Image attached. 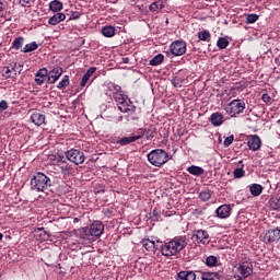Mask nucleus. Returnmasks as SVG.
I'll return each mask as SVG.
<instances>
[{
    "label": "nucleus",
    "instance_id": "nucleus-1",
    "mask_svg": "<svg viewBox=\"0 0 280 280\" xmlns=\"http://www.w3.org/2000/svg\"><path fill=\"white\" fill-rule=\"evenodd\" d=\"M187 247V237L185 236H177L174 240L165 243L162 245V255L164 257H174V255H178L180 250Z\"/></svg>",
    "mask_w": 280,
    "mask_h": 280
},
{
    "label": "nucleus",
    "instance_id": "nucleus-2",
    "mask_svg": "<svg viewBox=\"0 0 280 280\" xmlns=\"http://www.w3.org/2000/svg\"><path fill=\"white\" fill-rule=\"evenodd\" d=\"M104 233V223L102 221H94L90 228H82L80 232V237L84 242H95L98 237H102Z\"/></svg>",
    "mask_w": 280,
    "mask_h": 280
},
{
    "label": "nucleus",
    "instance_id": "nucleus-3",
    "mask_svg": "<svg viewBox=\"0 0 280 280\" xmlns=\"http://www.w3.org/2000/svg\"><path fill=\"white\" fill-rule=\"evenodd\" d=\"M48 187H51V179L45 173L38 172L31 178V189L33 191H47Z\"/></svg>",
    "mask_w": 280,
    "mask_h": 280
},
{
    "label": "nucleus",
    "instance_id": "nucleus-4",
    "mask_svg": "<svg viewBox=\"0 0 280 280\" xmlns=\"http://www.w3.org/2000/svg\"><path fill=\"white\" fill-rule=\"evenodd\" d=\"M167 159H170V154L162 149H155L148 154V161L151 165L155 167H161V165H165L167 163Z\"/></svg>",
    "mask_w": 280,
    "mask_h": 280
},
{
    "label": "nucleus",
    "instance_id": "nucleus-5",
    "mask_svg": "<svg viewBox=\"0 0 280 280\" xmlns=\"http://www.w3.org/2000/svg\"><path fill=\"white\" fill-rule=\"evenodd\" d=\"M245 109L246 103L241 102L240 100H233L225 107L228 115H231V117H237V115L244 113Z\"/></svg>",
    "mask_w": 280,
    "mask_h": 280
},
{
    "label": "nucleus",
    "instance_id": "nucleus-6",
    "mask_svg": "<svg viewBox=\"0 0 280 280\" xmlns=\"http://www.w3.org/2000/svg\"><path fill=\"white\" fill-rule=\"evenodd\" d=\"M66 158L70 163L74 165H82L84 161H86V156H84V152L78 149H70L66 152Z\"/></svg>",
    "mask_w": 280,
    "mask_h": 280
},
{
    "label": "nucleus",
    "instance_id": "nucleus-7",
    "mask_svg": "<svg viewBox=\"0 0 280 280\" xmlns=\"http://www.w3.org/2000/svg\"><path fill=\"white\" fill-rule=\"evenodd\" d=\"M52 163L54 165H58L63 176H69V174L73 172V168L71 167V165L67 163V161H65V156H61V155L55 156V159L52 160Z\"/></svg>",
    "mask_w": 280,
    "mask_h": 280
},
{
    "label": "nucleus",
    "instance_id": "nucleus-8",
    "mask_svg": "<svg viewBox=\"0 0 280 280\" xmlns=\"http://www.w3.org/2000/svg\"><path fill=\"white\" fill-rule=\"evenodd\" d=\"M170 50L173 56H184V54H187V43L175 40L171 44Z\"/></svg>",
    "mask_w": 280,
    "mask_h": 280
},
{
    "label": "nucleus",
    "instance_id": "nucleus-9",
    "mask_svg": "<svg viewBox=\"0 0 280 280\" xmlns=\"http://www.w3.org/2000/svg\"><path fill=\"white\" fill-rule=\"evenodd\" d=\"M192 240L197 244H209V232L206 230H195L192 234Z\"/></svg>",
    "mask_w": 280,
    "mask_h": 280
},
{
    "label": "nucleus",
    "instance_id": "nucleus-10",
    "mask_svg": "<svg viewBox=\"0 0 280 280\" xmlns=\"http://www.w3.org/2000/svg\"><path fill=\"white\" fill-rule=\"evenodd\" d=\"M62 68L56 67L51 71L48 72V84H56L60 77L62 75Z\"/></svg>",
    "mask_w": 280,
    "mask_h": 280
},
{
    "label": "nucleus",
    "instance_id": "nucleus-11",
    "mask_svg": "<svg viewBox=\"0 0 280 280\" xmlns=\"http://www.w3.org/2000/svg\"><path fill=\"white\" fill-rule=\"evenodd\" d=\"M265 243H272V242H279L280 240V230L279 229H273V230H269L266 234H265Z\"/></svg>",
    "mask_w": 280,
    "mask_h": 280
},
{
    "label": "nucleus",
    "instance_id": "nucleus-12",
    "mask_svg": "<svg viewBox=\"0 0 280 280\" xmlns=\"http://www.w3.org/2000/svg\"><path fill=\"white\" fill-rule=\"evenodd\" d=\"M118 109L120 113H128L129 115H132L135 110H137V107L130 102L129 98H127L122 105H118Z\"/></svg>",
    "mask_w": 280,
    "mask_h": 280
},
{
    "label": "nucleus",
    "instance_id": "nucleus-13",
    "mask_svg": "<svg viewBox=\"0 0 280 280\" xmlns=\"http://www.w3.org/2000/svg\"><path fill=\"white\" fill-rule=\"evenodd\" d=\"M247 145L249 150H254V152H256V150H259L261 148V138H259V136L257 135L250 136L248 138Z\"/></svg>",
    "mask_w": 280,
    "mask_h": 280
},
{
    "label": "nucleus",
    "instance_id": "nucleus-14",
    "mask_svg": "<svg viewBox=\"0 0 280 280\" xmlns=\"http://www.w3.org/2000/svg\"><path fill=\"white\" fill-rule=\"evenodd\" d=\"M16 67H18V63L14 62V63H11L10 67H4L2 69V77L3 78H16Z\"/></svg>",
    "mask_w": 280,
    "mask_h": 280
},
{
    "label": "nucleus",
    "instance_id": "nucleus-15",
    "mask_svg": "<svg viewBox=\"0 0 280 280\" xmlns=\"http://www.w3.org/2000/svg\"><path fill=\"white\" fill-rule=\"evenodd\" d=\"M238 272L243 277V279H246L247 277H250V275L253 272V265H250L248 262H243L238 267Z\"/></svg>",
    "mask_w": 280,
    "mask_h": 280
},
{
    "label": "nucleus",
    "instance_id": "nucleus-16",
    "mask_svg": "<svg viewBox=\"0 0 280 280\" xmlns=\"http://www.w3.org/2000/svg\"><path fill=\"white\" fill-rule=\"evenodd\" d=\"M217 215L218 218H221V220H224L231 215V206L230 205H222L217 209Z\"/></svg>",
    "mask_w": 280,
    "mask_h": 280
},
{
    "label": "nucleus",
    "instance_id": "nucleus-17",
    "mask_svg": "<svg viewBox=\"0 0 280 280\" xmlns=\"http://www.w3.org/2000/svg\"><path fill=\"white\" fill-rule=\"evenodd\" d=\"M45 78H48V71L46 68L39 69L36 73L35 82L38 86L45 84Z\"/></svg>",
    "mask_w": 280,
    "mask_h": 280
},
{
    "label": "nucleus",
    "instance_id": "nucleus-18",
    "mask_svg": "<svg viewBox=\"0 0 280 280\" xmlns=\"http://www.w3.org/2000/svg\"><path fill=\"white\" fill-rule=\"evenodd\" d=\"M210 120L212 126H222V124H224V115L219 112L213 113L210 117Z\"/></svg>",
    "mask_w": 280,
    "mask_h": 280
},
{
    "label": "nucleus",
    "instance_id": "nucleus-19",
    "mask_svg": "<svg viewBox=\"0 0 280 280\" xmlns=\"http://www.w3.org/2000/svg\"><path fill=\"white\" fill-rule=\"evenodd\" d=\"M65 19H67V15L62 12H58L49 19L48 23L49 25H58V23H62Z\"/></svg>",
    "mask_w": 280,
    "mask_h": 280
},
{
    "label": "nucleus",
    "instance_id": "nucleus-20",
    "mask_svg": "<svg viewBox=\"0 0 280 280\" xmlns=\"http://www.w3.org/2000/svg\"><path fill=\"white\" fill-rule=\"evenodd\" d=\"M139 139H141V136H130L117 140V143L118 145H128L130 143H135V141H139Z\"/></svg>",
    "mask_w": 280,
    "mask_h": 280
},
{
    "label": "nucleus",
    "instance_id": "nucleus-21",
    "mask_svg": "<svg viewBox=\"0 0 280 280\" xmlns=\"http://www.w3.org/2000/svg\"><path fill=\"white\" fill-rule=\"evenodd\" d=\"M95 71H97V68L95 67H91L85 74L83 75L82 80H81V86L82 89H84V86H86L88 82L91 80V75H93V73H95Z\"/></svg>",
    "mask_w": 280,
    "mask_h": 280
},
{
    "label": "nucleus",
    "instance_id": "nucleus-22",
    "mask_svg": "<svg viewBox=\"0 0 280 280\" xmlns=\"http://www.w3.org/2000/svg\"><path fill=\"white\" fill-rule=\"evenodd\" d=\"M31 120L33 124H35V126H43V124H45V115L40 113H34L31 116Z\"/></svg>",
    "mask_w": 280,
    "mask_h": 280
},
{
    "label": "nucleus",
    "instance_id": "nucleus-23",
    "mask_svg": "<svg viewBox=\"0 0 280 280\" xmlns=\"http://www.w3.org/2000/svg\"><path fill=\"white\" fill-rule=\"evenodd\" d=\"M177 280H196V273L194 271H180Z\"/></svg>",
    "mask_w": 280,
    "mask_h": 280
},
{
    "label": "nucleus",
    "instance_id": "nucleus-24",
    "mask_svg": "<svg viewBox=\"0 0 280 280\" xmlns=\"http://www.w3.org/2000/svg\"><path fill=\"white\" fill-rule=\"evenodd\" d=\"M187 172H189L192 176H202V174H205V168L191 165L187 168Z\"/></svg>",
    "mask_w": 280,
    "mask_h": 280
},
{
    "label": "nucleus",
    "instance_id": "nucleus-25",
    "mask_svg": "<svg viewBox=\"0 0 280 280\" xmlns=\"http://www.w3.org/2000/svg\"><path fill=\"white\" fill-rule=\"evenodd\" d=\"M116 30H115V27H113V26H104L103 28H102V34H103V36H105L106 38H113V36H115V34H116Z\"/></svg>",
    "mask_w": 280,
    "mask_h": 280
},
{
    "label": "nucleus",
    "instance_id": "nucleus-26",
    "mask_svg": "<svg viewBox=\"0 0 280 280\" xmlns=\"http://www.w3.org/2000/svg\"><path fill=\"white\" fill-rule=\"evenodd\" d=\"M163 60H165V56L159 54L149 61V65H151V67H159V65L163 63Z\"/></svg>",
    "mask_w": 280,
    "mask_h": 280
},
{
    "label": "nucleus",
    "instance_id": "nucleus-27",
    "mask_svg": "<svg viewBox=\"0 0 280 280\" xmlns=\"http://www.w3.org/2000/svg\"><path fill=\"white\" fill-rule=\"evenodd\" d=\"M269 207L273 211H280V197H271L269 200Z\"/></svg>",
    "mask_w": 280,
    "mask_h": 280
},
{
    "label": "nucleus",
    "instance_id": "nucleus-28",
    "mask_svg": "<svg viewBox=\"0 0 280 280\" xmlns=\"http://www.w3.org/2000/svg\"><path fill=\"white\" fill-rule=\"evenodd\" d=\"M36 49H38V44L36 42H32L31 44H26L21 51L22 54H30L31 51H36Z\"/></svg>",
    "mask_w": 280,
    "mask_h": 280
},
{
    "label": "nucleus",
    "instance_id": "nucleus-29",
    "mask_svg": "<svg viewBox=\"0 0 280 280\" xmlns=\"http://www.w3.org/2000/svg\"><path fill=\"white\" fill-rule=\"evenodd\" d=\"M249 191L252 196H261V191H264V187H261V185L259 184H253L249 187Z\"/></svg>",
    "mask_w": 280,
    "mask_h": 280
},
{
    "label": "nucleus",
    "instance_id": "nucleus-30",
    "mask_svg": "<svg viewBox=\"0 0 280 280\" xmlns=\"http://www.w3.org/2000/svg\"><path fill=\"white\" fill-rule=\"evenodd\" d=\"M244 163L242 160L238 162V165H241L240 167L234 170V178H243L244 174H246V172L244 171Z\"/></svg>",
    "mask_w": 280,
    "mask_h": 280
},
{
    "label": "nucleus",
    "instance_id": "nucleus-31",
    "mask_svg": "<svg viewBox=\"0 0 280 280\" xmlns=\"http://www.w3.org/2000/svg\"><path fill=\"white\" fill-rule=\"evenodd\" d=\"M49 10H51V12H60V10H62V3L60 2V0H54L49 3Z\"/></svg>",
    "mask_w": 280,
    "mask_h": 280
},
{
    "label": "nucleus",
    "instance_id": "nucleus-32",
    "mask_svg": "<svg viewBox=\"0 0 280 280\" xmlns=\"http://www.w3.org/2000/svg\"><path fill=\"white\" fill-rule=\"evenodd\" d=\"M220 276L218 272H203L201 275V280H219Z\"/></svg>",
    "mask_w": 280,
    "mask_h": 280
},
{
    "label": "nucleus",
    "instance_id": "nucleus-33",
    "mask_svg": "<svg viewBox=\"0 0 280 280\" xmlns=\"http://www.w3.org/2000/svg\"><path fill=\"white\" fill-rule=\"evenodd\" d=\"M114 100L117 102L118 106H121L128 100V96L124 95L121 92H118L114 94Z\"/></svg>",
    "mask_w": 280,
    "mask_h": 280
},
{
    "label": "nucleus",
    "instance_id": "nucleus-34",
    "mask_svg": "<svg viewBox=\"0 0 280 280\" xmlns=\"http://www.w3.org/2000/svg\"><path fill=\"white\" fill-rule=\"evenodd\" d=\"M38 235H39V240L40 242H49V238L51 237V235H49V232L45 231V229H38Z\"/></svg>",
    "mask_w": 280,
    "mask_h": 280
},
{
    "label": "nucleus",
    "instance_id": "nucleus-35",
    "mask_svg": "<svg viewBox=\"0 0 280 280\" xmlns=\"http://www.w3.org/2000/svg\"><path fill=\"white\" fill-rule=\"evenodd\" d=\"M23 43H25V38L23 37H18L13 40L12 43V47L13 49H15L16 51H19V49H21V47H23Z\"/></svg>",
    "mask_w": 280,
    "mask_h": 280
},
{
    "label": "nucleus",
    "instance_id": "nucleus-36",
    "mask_svg": "<svg viewBox=\"0 0 280 280\" xmlns=\"http://www.w3.org/2000/svg\"><path fill=\"white\" fill-rule=\"evenodd\" d=\"M165 8V4L159 3V2H153L150 4L149 10L150 12H161Z\"/></svg>",
    "mask_w": 280,
    "mask_h": 280
},
{
    "label": "nucleus",
    "instance_id": "nucleus-37",
    "mask_svg": "<svg viewBox=\"0 0 280 280\" xmlns=\"http://www.w3.org/2000/svg\"><path fill=\"white\" fill-rule=\"evenodd\" d=\"M206 266H209V268H213L214 266H218V257H215V256L207 257Z\"/></svg>",
    "mask_w": 280,
    "mask_h": 280
},
{
    "label": "nucleus",
    "instance_id": "nucleus-38",
    "mask_svg": "<svg viewBox=\"0 0 280 280\" xmlns=\"http://www.w3.org/2000/svg\"><path fill=\"white\" fill-rule=\"evenodd\" d=\"M217 46L219 49H226V47H229V39L220 37L217 42Z\"/></svg>",
    "mask_w": 280,
    "mask_h": 280
},
{
    "label": "nucleus",
    "instance_id": "nucleus-39",
    "mask_svg": "<svg viewBox=\"0 0 280 280\" xmlns=\"http://www.w3.org/2000/svg\"><path fill=\"white\" fill-rule=\"evenodd\" d=\"M200 200L207 202V200H211V190L207 189L199 194Z\"/></svg>",
    "mask_w": 280,
    "mask_h": 280
},
{
    "label": "nucleus",
    "instance_id": "nucleus-40",
    "mask_svg": "<svg viewBox=\"0 0 280 280\" xmlns=\"http://www.w3.org/2000/svg\"><path fill=\"white\" fill-rule=\"evenodd\" d=\"M108 90L114 94L117 95V93H121V86L115 84V83H109L108 84Z\"/></svg>",
    "mask_w": 280,
    "mask_h": 280
},
{
    "label": "nucleus",
    "instance_id": "nucleus-41",
    "mask_svg": "<svg viewBox=\"0 0 280 280\" xmlns=\"http://www.w3.org/2000/svg\"><path fill=\"white\" fill-rule=\"evenodd\" d=\"M199 40H209L211 38V33L209 31H202L198 33Z\"/></svg>",
    "mask_w": 280,
    "mask_h": 280
},
{
    "label": "nucleus",
    "instance_id": "nucleus-42",
    "mask_svg": "<svg viewBox=\"0 0 280 280\" xmlns=\"http://www.w3.org/2000/svg\"><path fill=\"white\" fill-rule=\"evenodd\" d=\"M69 84V75H65L63 79L58 83L57 89H67Z\"/></svg>",
    "mask_w": 280,
    "mask_h": 280
},
{
    "label": "nucleus",
    "instance_id": "nucleus-43",
    "mask_svg": "<svg viewBox=\"0 0 280 280\" xmlns=\"http://www.w3.org/2000/svg\"><path fill=\"white\" fill-rule=\"evenodd\" d=\"M142 137H145V139H148L149 141L151 139H154V130L152 129H144Z\"/></svg>",
    "mask_w": 280,
    "mask_h": 280
},
{
    "label": "nucleus",
    "instance_id": "nucleus-44",
    "mask_svg": "<svg viewBox=\"0 0 280 280\" xmlns=\"http://www.w3.org/2000/svg\"><path fill=\"white\" fill-rule=\"evenodd\" d=\"M259 19V15L257 14H248L246 18V23L250 24V23H257Z\"/></svg>",
    "mask_w": 280,
    "mask_h": 280
},
{
    "label": "nucleus",
    "instance_id": "nucleus-45",
    "mask_svg": "<svg viewBox=\"0 0 280 280\" xmlns=\"http://www.w3.org/2000/svg\"><path fill=\"white\" fill-rule=\"evenodd\" d=\"M234 140H235L234 136H230V137L225 138V140L223 142L224 148H229V145H231Z\"/></svg>",
    "mask_w": 280,
    "mask_h": 280
},
{
    "label": "nucleus",
    "instance_id": "nucleus-46",
    "mask_svg": "<svg viewBox=\"0 0 280 280\" xmlns=\"http://www.w3.org/2000/svg\"><path fill=\"white\" fill-rule=\"evenodd\" d=\"M7 108H8V102L1 101L0 102V113H3V110H7Z\"/></svg>",
    "mask_w": 280,
    "mask_h": 280
},
{
    "label": "nucleus",
    "instance_id": "nucleus-47",
    "mask_svg": "<svg viewBox=\"0 0 280 280\" xmlns=\"http://www.w3.org/2000/svg\"><path fill=\"white\" fill-rule=\"evenodd\" d=\"M261 100H262V102H265V104H268V103H270V100H272V98L268 94H262Z\"/></svg>",
    "mask_w": 280,
    "mask_h": 280
},
{
    "label": "nucleus",
    "instance_id": "nucleus-48",
    "mask_svg": "<svg viewBox=\"0 0 280 280\" xmlns=\"http://www.w3.org/2000/svg\"><path fill=\"white\" fill-rule=\"evenodd\" d=\"M182 82H183V81H182L180 79H178V78L173 79V85H174L175 88L180 86Z\"/></svg>",
    "mask_w": 280,
    "mask_h": 280
},
{
    "label": "nucleus",
    "instance_id": "nucleus-49",
    "mask_svg": "<svg viewBox=\"0 0 280 280\" xmlns=\"http://www.w3.org/2000/svg\"><path fill=\"white\" fill-rule=\"evenodd\" d=\"M143 246L147 250H150V248H154V242L144 243Z\"/></svg>",
    "mask_w": 280,
    "mask_h": 280
},
{
    "label": "nucleus",
    "instance_id": "nucleus-50",
    "mask_svg": "<svg viewBox=\"0 0 280 280\" xmlns=\"http://www.w3.org/2000/svg\"><path fill=\"white\" fill-rule=\"evenodd\" d=\"M70 19H73V20L80 19V13H79V12L72 13V15L70 16Z\"/></svg>",
    "mask_w": 280,
    "mask_h": 280
},
{
    "label": "nucleus",
    "instance_id": "nucleus-51",
    "mask_svg": "<svg viewBox=\"0 0 280 280\" xmlns=\"http://www.w3.org/2000/svg\"><path fill=\"white\" fill-rule=\"evenodd\" d=\"M3 1H5V0H0V3L2 5V12H3V10H5V3Z\"/></svg>",
    "mask_w": 280,
    "mask_h": 280
},
{
    "label": "nucleus",
    "instance_id": "nucleus-52",
    "mask_svg": "<svg viewBox=\"0 0 280 280\" xmlns=\"http://www.w3.org/2000/svg\"><path fill=\"white\" fill-rule=\"evenodd\" d=\"M3 12V4L0 3V13Z\"/></svg>",
    "mask_w": 280,
    "mask_h": 280
},
{
    "label": "nucleus",
    "instance_id": "nucleus-53",
    "mask_svg": "<svg viewBox=\"0 0 280 280\" xmlns=\"http://www.w3.org/2000/svg\"><path fill=\"white\" fill-rule=\"evenodd\" d=\"M3 240V233L0 232V242Z\"/></svg>",
    "mask_w": 280,
    "mask_h": 280
},
{
    "label": "nucleus",
    "instance_id": "nucleus-54",
    "mask_svg": "<svg viewBox=\"0 0 280 280\" xmlns=\"http://www.w3.org/2000/svg\"><path fill=\"white\" fill-rule=\"evenodd\" d=\"M279 59L276 58V62L278 61Z\"/></svg>",
    "mask_w": 280,
    "mask_h": 280
}]
</instances>
